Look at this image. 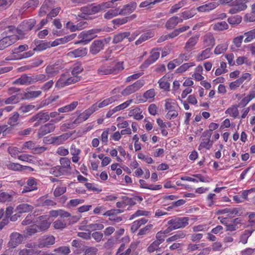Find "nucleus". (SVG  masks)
<instances>
[{"label": "nucleus", "instance_id": "obj_30", "mask_svg": "<svg viewBox=\"0 0 255 255\" xmlns=\"http://www.w3.org/2000/svg\"><path fill=\"white\" fill-rule=\"evenodd\" d=\"M6 166L8 169L12 170L14 171H22L27 168L30 169V170L33 171V169L30 167L26 166H22L18 163L9 162L6 164Z\"/></svg>", "mask_w": 255, "mask_h": 255}, {"label": "nucleus", "instance_id": "obj_13", "mask_svg": "<svg viewBox=\"0 0 255 255\" xmlns=\"http://www.w3.org/2000/svg\"><path fill=\"white\" fill-rule=\"evenodd\" d=\"M112 7V3L111 2H105L99 4L92 3L91 4V14H95L102 10H105L106 8Z\"/></svg>", "mask_w": 255, "mask_h": 255}, {"label": "nucleus", "instance_id": "obj_62", "mask_svg": "<svg viewBox=\"0 0 255 255\" xmlns=\"http://www.w3.org/2000/svg\"><path fill=\"white\" fill-rule=\"evenodd\" d=\"M195 65L193 62L186 63L180 66L177 69V71L178 73H183L186 71L190 67Z\"/></svg>", "mask_w": 255, "mask_h": 255}, {"label": "nucleus", "instance_id": "obj_15", "mask_svg": "<svg viewBox=\"0 0 255 255\" xmlns=\"http://www.w3.org/2000/svg\"><path fill=\"white\" fill-rule=\"evenodd\" d=\"M56 205V203L54 201L48 199L47 196H43L38 198L35 203V207H49L54 206Z\"/></svg>", "mask_w": 255, "mask_h": 255}, {"label": "nucleus", "instance_id": "obj_5", "mask_svg": "<svg viewBox=\"0 0 255 255\" xmlns=\"http://www.w3.org/2000/svg\"><path fill=\"white\" fill-rule=\"evenodd\" d=\"M144 85V82L142 80L136 81L133 84L127 86L122 92L121 94L123 96L129 95L142 88Z\"/></svg>", "mask_w": 255, "mask_h": 255}, {"label": "nucleus", "instance_id": "obj_28", "mask_svg": "<svg viewBox=\"0 0 255 255\" xmlns=\"http://www.w3.org/2000/svg\"><path fill=\"white\" fill-rule=\"evenodd\" d=\"M53 1L54 0H45L39 11V15L40 16H43L47 13L49 10V8Z\"/></svg>", "mask_w": 255, "mask_h": 255}, {"label": "nucleus", "instance_id": "obj_52", "mask_svg": "<svg viewBox=\"0 0 255 255\" xmlns=\"http://www.w3.org/2000/svg\"><path fill=\"white\" fill-rule=\"evenodd\" d=\"M244 35L246 37L244 40L245 43L252 41L253 40L255 39V29L245 32L244 33Z\"/></svg>", "mask_w": 255, "mask_h": 255}, {"label": "nucleus", "instance_id": "obj_9", "mask_svg": "<svg viewBox=\"0 0 255 255\" xmlns=\"http://www.w3.org/2000/svg\"><path fill=\"white\" fill-rule=\"evenodd\" d=\"M18 38L15 34L6 35L0 39V50H2L11 45L17 41Z\"/></svg>", "mask_w": 255, "mask_h": 255}, {"label": "nucleus", "instance_id": "obj_41", "mask_svg": "<svg viewBox=\"0 0 255 255\" xmlns=\"http://www.w3.org/2000/svg\"><path fill=\"white\" fill-rule=\"evenodd\" d=\"M67 74H63L55 84V87L58 88L67 86Z\"/></svg>", "mask_w": 255, "mask_h": 255}, {"label": "nucleus", "instance_id": "obj_23", "mask_svg": "<svg viewBox=\"0 0 255 255\" xmlns=\"http://www.w3.org/2000/svg\"><path fill=\"white\" fill-rule=\"evenodd\" d=\"M60 163L61 165L60 167L65 171L66 174L70 172L71 167L70 166V160L67 157H61L60 159Z\"/></svg>", "mask_w": 255, "mask_h": 255}, {"label": "nucleus", "instance_id": "obj_12", "mask_svg": "<svg viewBox=\"0 0 255 255\" xmlns=\"http://www.w3.org/2000/svg\"><path fill=\"white\" fill-rule=\"evenodd\" d=\"M13 84L28 85L34 84L33 75L22 74L19 78L13 82Z\"/></svg>", "mask_w": 255, "mask_h": 255}, {"label": "nucleus", "instance_id": "obj_27", "mask_svg": "<svg viewBox=\"0 0 255 255\" xmlns=\"http://www.w3.org/2000/svg\"><path fill=\"white\" fill-rule=\"evenodd\" d=\"M104 228V226L103 224L101 223H93L89 224L86 226H83L81 228H80V229L81 230H85V231H88V230H91V231H95V230H102Z\"/></svg>", "mask_w": 255, "mask_h": 255}, {"label": "nucleus", "instance_id": "obj_19", "mask_svg": "<svg viewBox=\"0 0 255 255\" xmlns=\"http://www.w3.org/2000/svg\"><path fill=\"white\" fill-rule=\"evenodd\" d=\"M183 21V19L178 16H173L170 18L165 24V27L167 29L174 28L179 23Z\"/></svg>", "mask_w": 255, "mask_h": 255}, {"label": "nucleus", "instance_id": "obj_3", "mask_svg": "<svg viewBox=\"0 0 255 255\" xmlns=\"http://www.w3.org/2000/svg\"><path fill=\"white\" fill-rule=\"evenodd\" d=\"M189 218L188 217H176L167 222V224L170 225L175 230L178 229L184 228L189 224Z\"/></svg>", "mask_w": 255, "mask_h": 255}, {"label": "nucleus", "instance_id": "obj_59", "mask_svg": "<svg viewBox=\"0 0 255 255\" xmlns=\"http://www.w3.org/2000/svg\"><path fill=\"white\" fill-rule=\"evenodd\" d=\"M53 227L55 229L62 230L66 226V223L64 220H57L54 222Z\"/></svg>", "mask_w": 255, "mask_h": 255}, {"label": "nucleus", "instance_id": "obj_48", "mask_svg": "<svg viewBox=\"0 0 255 255\" xmlns=\"http://www.w3.org/2000/svg\"><path fill=\"white\" fill-rule=\"evenodd\" d=\"M253 231L245 230L243 234L240 237V242L246 244L248 242L249 238L251 236Z\"/></svg>", "mask_w": 255, "mask_h": 255}, {"label": "nucleus", "instance_id": "obj_50", "mask_svg": "<svg viewBox=\"0 0 255 255\" xmlns=\"http://www.w3.org/2000/svg\"><path fill=\"white\" fill-rule=\"evenodd\" d=\"M35 118L38 119V122L45 123L49 120L48 113L39 112L35 115Z\"/></svg>", "mask_w": 255, "mask_h": 255}, {"label": "nucleus", "instance_id": "obj_43", "mask_svg": "<svg viewBox=\"0 0 255 255\" xmlns=\"http://www.w3.org/2000/svg\"><path fill=\"white\" fill-rule=\"evenodd\" d=\"M19 114L17 112H13L9 117L7 124L10 126L13 127L17 125Z\"/></svg>", "mask_w": 255, "mask_h": 255}, {"label": "nucleus", "instance_id": "obj_26", "mask_svg": "<svg viewBox=\"0 0 255 255\" xmlns=\"http://www.w3.org/2000/svg\"><path fill=\"white\" fill-rule=\"evenodd\" d=\"M203 43L206 47L213 46L215 43V39L210 32L207 33L203 37Z\"/></svg>", "mask_w": 255, "mask_h": 255}, {"label": "nucleus", "instance_id": "obj_6", "mask_svg": "<svg viewBox=\"0 0 255 255\" xmlns=\"http://www.w3.org/2000/svg\"><path fill=\"white\" fill-rule=\"evenodd\" d=\"M212 133L210 131H205L201 136V143L199 146V149L206 148L209 149L212 147L213 141L211 140Z\"/></svg>", "mask_w": 255, "mask_h": 255}, {"label": "nucleus", "instance_id": "obj_47", "mask_svg": "<svg viewBox=\"0 0 255 255\" xmlns=\"http://www.w3.org/2000/svg\"><path fill=\"white\" fill-rule=\"evenodd\" d=\"M120 14V9H111L108 10L105 14L104 17L106 19H111L113 17Z\"/></svg>", "mask_w": 255, "mask_h": 255}, {"label": "nucleus", "instance_id": "obj_14", "mask_svg": "<svg viewBox=\"0 0 255 255\" xmlns=\"http://www.w3.org/2000/svg\"><path fill=\"white\" fill-rule=\"evenodd\" d=\"M55 126L53 124L47 123L40 127L37 132V136L41 138L44 135L54 131Z\"/></svg>", "mask_w": 255, "mask_h": 255}, {"label": "nucleus", "instance_id": "obj_39", "mask_svg": "<svg viewBox=\"0 0 255 255\" xmlns=\"http://www.w3.org/2000/svg\"><path fill=\"white\" fill-rule=\"evenodd\" d=\"M46 73L47 74V76L48 77V79L50 77H53L59 72V68L54 65H49L45 69Z\"/></svg>", "mask_w": 255, "mask_h": 255}, {"label": "nucleus", "instance_id": "obj_56", "mask_svg": "<svg viewBox=\"0 0 255 255\" xmlns=\"http://www.w3.org/2000/svg\"><path fill=\"white\" fill-rule=\"evenodd\" d=\"M81 11L82 12L81 14H78V16L84 18L86 15H92L91 10V4L81 7Z\"/></svg>", "mask_w": 255, "mask_h": 255}, {"label": "nucleus", "instance_id": "obj_22", "mask_svg": "<svg viewBox=\"0 0 255 255\" xmlns=\"http://www.w3.org/2000/svg\"><path fill=\"white\" fill-rule=\"evenodd\" d=\"M87 23L86 21H81L77 24V25H73V23L70 21L67 22L66 27L69 29L71 31H75L77 30H80L84 28L87 26Z\"/></svg>", "mask_w": 255, "mask_h": 255}, {"label": "nucleus", "instance_id": "obj_8", "mask_svg": "<svg viewBox=\"0 0 255 255\" xmlns=\"http://www.w3.org/2000/svg\"><path fill=\"white\" fill-rule=\"evenodd\" d=\"M137 244L132 243L128 249L125 250V245L122 244L118 249L116 255H132L134 254H138L137 252H135Z\"/></svg>", "mask_w": 255, "mask_h": 255}, {"label": "nucleus", "instance_id": "obj_33", "mask_svg": "<svg viewBox=\"0 0 255 255\" xmlns=\"http://www.w3.org/2000/svg\"><path fill=\"white\" fill-rule=\"evenodd\" d=\"M129 35L130 33L129 32H121L115 34L113 37V43L114 44L119 43L123 41L125 38H128Z\"/></svg>", "mask_w": 255, "mask_h": 255}, {"label": "nucleus", "instance_id": "obj_49", "mask_svg": "<svg viewBox=\"0 0 255 255\" xmlns=\"http://www.w3.org/2000/svg\"><path fill=\"white\" fill-rule=\"evenodd\" d=\"M12 195L5 192L0 191V202L5 203L11 201Z\"/></svg>", "mask_w": 255, "mask_h": 255}, {"label": "nucleus", "instance_id": "obj_4", "mask_svg": "<svg viewBox=\"0 0 255 255\" xmlns=\"http://www.w3.org/2000/svg\"><path fill=\"white\" fill-rule=\"evenodd\" d=\"M101 31L99 29H91L87 31L82 32L79 35V37L82 38V40L78 41L75 44H80L84 42L85 44L88 43L92 39L97 37L96 33Z\"/></svg>", "mask_w": 255, "mask_h": 255}, {"label": "nucleus", "instance_id": "obj_35", "mask_svg": "<svg viewBox=\"0 0 255 255\" xmlns=\"http://www.w3.org/2000/svg\"><path fill=\"white\" fill-rule=\"evenodd\" d=\"M154 36V32L152 31H149L142 34L140 37L135 41L136 45L140 44L146 40L153 37Z\"/></svg>", "mask_w": 255, "mask_h": 255}, {"label": "nucleus", "instance_id": "obj_21", "mask_svg": "<svg viewBox=\"0 0 255 255\" xmlns=\"http://www.w3.org/2000/svg\"><path fill=\"white\" fill-rule=\"evenodd\" d=\"M199 38V35L190 37L186 42L184 49L187 51H191L193 49L194 46L197 44Z\"/></svg>", "mask_w": 255, "mask_h": 255}, {"label": "nucleus", "instance_id": "obj_18", "mask_svg": "<svg viewBox=\"0 0 255 255\" xmlns=\"http://www.w3.org/2000/svg\"><path fill=\"white\" fill-rule=\"evenodd\" d=\"M137 6L135 2L132 1L124 6L123 8L120 9V15H127L132 13Z\"/></svg>", "mask_w": 255, "mask_h": 255}, {"label": "nucleus", "instance_id": "obj_38", "mask_svg": "<svg viewBox=\"0 0 255 255\" xmlns=\"http://www.w3.org/2000/svg\"><path fill=\"white\" fill-rule=\"evenodd\" d=\"M78 105V102L77 101H74L68 105L59 108L58 111L59 113L69 112L74 110Z\"/></svg>", "mask_w": 255, "mask_h": 255}, {"label": "nucleus", "instance_id": "obj_1", "mask_svg": "<svg viewBox=\"0 0 255 255\" xmlns=\"http://www.w3.org/2000/svg\"><path fill=\"white\" fill-rule=\"evenodd\" d=\"M76 36V34H72L70 35L65 36L64 38H59L54 41L51 44L42 41H35L36 47L34 48L33 51H40L45 50L51 46H55L58 45L67 43V42L73 39Z\"/></svg>", "mask_w": 255, "mask_h": 255}, {"label": "nucleus", "instance_id": "obj_7", "mask_svg": "<svg viewBox=\"0 0 255 255\" xmlns=\"http://www.w3.org/2000/svg\"><path fill=\"white\" fill-rule=\"evenodd\" d=\"M23 239V236L21 234L17 232H13L10 235L7 247L10 249H14L22 243Z\"/></svg>", "mask_w": 255, "mask_h": 255}, {"label": "nucleus", "instance_id": "obj_60", "mask_svg": "<svg viewBox=\"0 0 255 255\" xmlns=\"http://www.w3.org/2000/svg\"><path fill=\"white\" fill-rule=\"evenodd\" d=\"M83 70V68L80 63H76L73 65L72 70V75L78 76V74Z\"/></svg>", "mask_w": 255, "mask_h": 255}, {"label": "nucleus", "instance_id": "obj_40", "mask_svg": "<svg viewBox=\"0 0 255 255\" xmlns=\"http://www.w3.org/2000/svg\"><path fill=\"white\" fill-rule=\"evenodd\" d=\"M211 54V48H207L197 55V59L199 61H202L209 58Z\"/></svg>", "mask_w": 255, "mask_h": 255}, {"label": "nucleus", "instance_id": "obj_58", "mask_svg": "<svg viewBox=\"0 0 255 255\" xmlns=\"http://www.w3.org/2000/svg\"><path fill=\"white\" fill-rule=\"evenodd\" d=\"M227 64L224 62L220 63V67L217 68L215 71V75L216 76H219L223 73L227 72L228 70L226 69Z\"/></svg>", "mask_w": 255, "mask_h": 255}, {"label": "nucleus", "instance_id": "obj_34", "mask_svg": "<svg viewBox=\"0 0 255 255\" xmlns=\"http://www.w3.org/2000/svg\"><path fill=\"white\" fill-rule=\"evenodd\" d=\"M148 221V220L145 218H142L140 220H136L134 221L131 226V231L132 233L136 232L138 228L142 225L146 224Z\"/></svg>", "mask_w": 255, "mask_h": 255}, {"label": "nucleus", "instance_id": "obj_44", "mask_svg": "<svg viewBox=\"0 0 255 255\" xmlns=\"http://www.w3.org/2000/svg\"><path fill=\"white\" fill-rule=\"evenodd\" d=\"M228 47V44L224 43L218 44L214 49V53L216 55H219L224 53L227 50Z\"/></svg>", "mask_w": 255, "mask_h": 255}, {"label": "nucleus", "instance_id": "obj_2", "mask_svg": "<svg viewBox=\"0 0 255 255\" xmlns=\"http://www.w3.org/2000/svg\"><path fill=\"white\" fill-rule=\"evenodd\" d=\"M124 69L123 62H117L110 66L104 65L100 67L98 73L101 75L117 74Z\"/></svg>", "mask_w": 255, "mask_h": 255}, {"label": "nucleus", "instance_id": "obj_16", "mask_svg": "<svg viewBox=\"0 0 255 255\" xmlns=\"http://www.w3.org/2000/svg\"><path fill=\"white\" fill-rule=\"evenodd\" d=\"M38 219L40 223L37 226L39 232L46 231L49 228L51 223L49 221V215L41 216L38 217Z\"/></svg>", "mask_w": 255, "mask_h": 255}, {"label": "nucleus", "instance_id": "obj_42", "mask_svg": "<svg viewBox=\"0 0 255 255\" xmlns=\"http://www.w3.org/2000/svg\"><path fill=\"white\" fill-rule=\"evenodd\" d=\"M41 94V91H30L22 93L23 100L28 99L32 98H36Z\"/></svg>", "mask_w": 255, "mask_h": 255}, {"label": "nucleus", "instance_id": "obj_46", "mask_svg": "<svg viewBox=\"0 0 255 255\" xmlns=\"http://www.w3.org/2000/svg\"><path fill=\"white\" fill-rule=\"evenodd\" d=\"M50 173L55 177L66 174L65 171L60 167V166H56L51 168L50 170Z\"/></svg>", "mask_w": 255, "mask_h": 255}, {"label": "nucleus", "instance_id": "obj_57", "mask_svg": "<svg viewBox=\"0 0 255 255\" xmlns=\"http://www.w3.org/2000/svg\"><path fill=\"white\" fill-rule=\"evenodd\" d=\"M186 3V0H182L179 1L178 3H176L173 5L170 9L169 13H173L178 11L180 8L183 7Z\"/></svg>", "mask_w": 255, "mask_h": 255}, {"label": "nucleus", "instance_id": "obj_51", "mask_svg": "<svg viewBox=\"0 0 255 255\" xmlns=\"http://www.w3.org/2000/svg\"><path fill=\"white\" fill-rule=\"evenodd\" d=\"M95 112V111L94 109L91 106L80 115V118L82 119V120L85 121L87 120L89 117Z\"/></svg>", "mask_w": 255, "mask_h": 255}, {"label": "nucleus", "instance_id": "obj_17", "mask_svg": "<svg viewBox=\"0 0 255 255\" xmlns=\"http://www.w3.org/2000/svg\"><path fill=\"white\" fill-rule=\"evenodd\" d=\"M104 44L100 40H95L91 45L90 52L93 55H96L103 49Z\"/></svg>", "mask_w": 255, "mask_h": 255}, {"label": "nucleus", "instance_id": "obj_25", "mask_svg": "<svg viewBox=\"0 0 255 255\" xmlns=\"http://www.w3.org/2000/svg\"><path fill=\"white\" fill-rule=\"evenodd\" d=\"M34 209V207L27 203H22L17 205L15 208V211L18 213L21 214L31 211Z\"/></svg>", "mask_w": 255, "mask_h": 255}, {"label": "nucleus", "instance_id": "obj_45", "mask_svg": "<svg viewBox=\"0 0 255 255\" xmlns=\"http://www.w3.org/2000/svg\"><path fill=\"white\" fill-rule=\"evenodd\" d=\"M242 20V17L240 15H236L230 16L228 19V21L232 25H237L239 24Z\"/></svg>", "mask_w": 255, "mask_h": 255}, {"label": "nucleus", "instance_id": "obj_20", "mask_svg": "<svg viewBox=\"0 0 255 255\" xmlns=\"http://www.w3.org/2000/svg\"><path fill=\"white\" fill-rule=\"evenodd\" d=\"M22 100H23L22 93H19L4 99V104H15L19 103Z\"/></svg>", "mask_w": 255, "mask_h": 255}, {"label": "nucleus", "instance_id": "obj_54", "mask_svg": "<svg viewBox=\"0 0 255 255\" xmlns=\"http://www.w3.org/2000/svg\"><path fill=\"white\" fill-rule=\"evenodd\" d=\"M160 244L157 242H153L147 248V252L149 253H153L156 251L158 252L160 251V248L159 247Z\"/></svg>", "mask_w": 255, "mask_h": 255}, {"label": "nucleus", "instance_id": "obj_10", "mask_svg": "<svg viewBox=\"0 0 255 255\" xmlns=\"http://www.w3.org/2000/svg\"><path fill=\"white\" fill-rule=\"evenodd\" d=\"M149 57L141 64V68H146L150 65L155 62L159 57L160 52L158 49H153L150 52Z\"/></svg>", "mask_w": 255, "mask_h": 255}, {"label": "nucleus", "instance_id": "obj_31", "mask_svg": "<svg viewBox=\"0 0 255 255\" xmlns=\"http://www.w3.org/2000/svg\"><path fill=\"white\" fill-rule=\"evenodd\" d=\"M71 252L70 249L67 246H61L54 250L51 255H68Z\"/></svg>", "mask_w": 255, "mask_h": 255}, {"label": "nucleus", "instance_id": "obj_37", "mask_svg": "<svg viewBox=\"0 0 255 255\" xmlns=\"http://www.w3.org/2000/svg\"><path fill=\"white\" fill-rule=\"evenodd\" d=\"M213 29L215 31H220L229 28V25L226 21H221L215 23L212 25Z\"/></svg>", "mask_w": 255, "mask_h": 255}, {"label": "nucleus", "instance_id": "obj_36", "mask_svg": "<svg viewBox=\"0 0 255 255\" xmlns=\"http://www.w3.org/2000/svg\"><path fill=\"white\" fill-rule=\"evenodd\" d=\"M167 77L163 76L161 78L158 82L159 87L166 91H169L170 90V83L169 82L168 79Z\"/></svg>", "mask_w": 255, "mask_h": 255}, {"label": "nucleus", "instance_id": "obj_24", "mask_svg": "<svg viewBox=\"0 0 255 255\" xmlns=\"http://www.w3.org/2000/svg\"><path fill=\"white\" fill-rule=\"evenodd\" d=\"M87 53V49L84 47H80L79 48L75 49L71 51L68 53V55L73 57H79L85 56Z\"/></svg>", "mask_w": 255, "mask_h": 255}, {"label": "nucleus", "instance_id": "obj_61", "mask_svg": "<svg viewBox=\"0 0 255 255\" xmlns=\"http://www.w3.org/2000/svg\"><path fill=\"white\" fill-rule=\"evenodd\" d=\"M34 83L39 82H43L47 81L48 79V77L47 75L43 74H40L37 75H33Z\"/></svg>", "mask_w": 255, "mask_h": 255}, {"label": "nucleus", "instance_id": "obj_53", "mask_svg": "<svg viewBox=\"0 0 255 255\" xmlns=\"http://www.w3.org/2000/svg\"><path fill=\"white\" fill-rule=\"evenodd\" d=\"M69 137L68 134L65 133L58 136L54 137L53 138V142L57 144H60L67 140Z\"/></svg>", "mask_w": 255, "mask_h": 255}, {"label": "nucleus", "instance_id": "obj_32", "mask_svg": "<svg viewBox=\"0 0 255 255\" xmlns=\"http://www.w3.org/2000/svg\"><path fill=\"white\" fill-rule=\"evenodd\" d=\"M186 237V233L184 231H180L177 232L174 235L169 237L166 239L167 243H171L174 241H179L184 238Z\"/></svg>", "mask_w": 255, "mask_h": 255}, {"label": "nucleus", "instance_id": "obj_11", "mask_svg": "<svg viewBox=\"0 0 255 255\" xmlns=\"http://www.w3.org/2000/svg\"><path fill=\"white\" fill-rule=\"evenodd\" d=\"M123 212V210L121 209H112L106 211L103 215L105 216L109 217V220L110 221H113L115 223H118L122 220V218L121 217H116V215Z\"/></svg>", "mask_w": 255, "mask_h": 255}, {"label": "nucleus", "instance_id": "obj_63", "mask_svg": "<svg viewBox=\"0 0 255 255\" xmlns=\"http://www.w3.org/2000/svg\"><path fill=\"white\" fill-rule=\"evenodd\" d=\"M55 243V238L53 236L45 237L43 240V244L44 246L53 245Z\"/></svg>", "mask_w": 255, "mask_h": 255}, {"label": "nucleus", "instance_id": "obj_55", "mask_svg": "<svg viewBox=\"0 0 255 255\" xmlns=\"http://www.w3.org/2000/svg\"><path fill=\"white\" fill-rule=\"evenodd\" d=\"M238 107H239L238 106H233L231 108H228L225 113L235 118L239 114Z\"/></svg>", "mask_w": 255, "mask_h": 255}, {"label": "nucleus", "instance_id": "obj_29", "mask_svg": "<svg viewBox=\"0 0 255 255\" xmlns=\"http://www.w3.org/2000/svg\"><path fill=\"white\" fill-rule=\"evenodd\" d=\"M36 24V20L34 19H30L23 21L20 25L23 30L28 31L31 30Z\"/></svg>", "mask_w": 255, "mask_h": 255}, {"label": "nucleus", "instance_id": "obj_64", "mask_svg": "<svg viewBox=\"0 0 255 255\" xmlns=\"http://www.w3.org/2000/svg\"><path fill=\"white\" fill-rule=\"evenodd\" d=\"M98 251V249L95 247H87L83 255H96Z\"/></svg>", "mask_w": 255, "mask_h": 255}]
</instances>
